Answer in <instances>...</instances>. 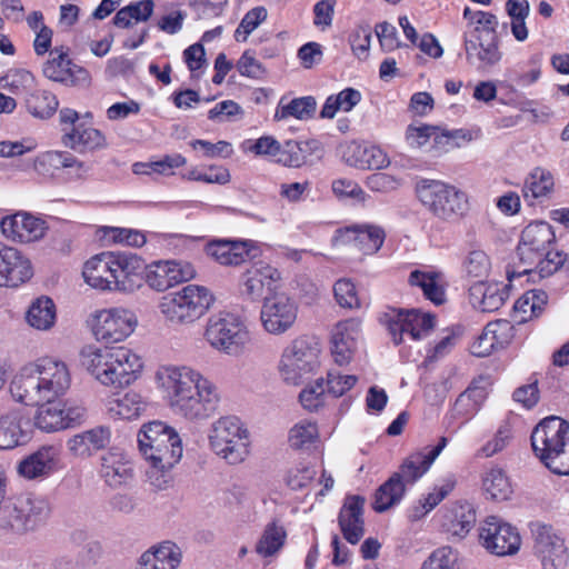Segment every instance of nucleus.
Listing matches in <instances>:
<instances>
[{"instance_id": "obj_9", "label": "nucleus", "mask_w": 569, "mask_h": 569, "mask_svg": "<svg viewBox=\"0 0 569 569\" xmlns=\"http://www.w3.org/2000/svg\"><path fill=\"white\" fill-rule=\"evenodd\" d=\"M209 441L212 450L230 465L242 462L249 453V431L233 416L222 417L212 425Z\"/></svg>"}, {"instance_id": "obj_7", "label": "nucleus", "mask_w": 569, "mask_h": 569, "mask_svg": "<svg viewBox=\"0 0 569 569\" xmlns=\"http://www.w3.org/2000/svg\"><path fill=\"white\" fill-rule=\"evenodd\" d=\"M416 193L422 206L440 220L452 221L468 211L467 194L443 181L422 179L416 184Z\"/></svg>"}, {"instance_id": "obj_36", "label": "nucleus", "mask_w": 569, "mask_h": 569, "mask_svg": "<svg viewBox=\"0 0 569 569\" xmlns=\"http://www.w3.org/2000/svg\"><path fill=\"white\" fill-rule=\"evenodd\" d=\"M343 241H352L365 254H373L382 247L385 230L376 224H357L339 231Z\"/></svg>"}, {"instance_id": "obj_41", "label": "nucleus", "mask_w": 569, "mask_h": 569, "mask_svg": "<svg viewBox=\"0 0 569 569\" xmlns=\"http://www.w3.org/2000/svg\"><path fill=\"white\" fill-rule=\"evenodd\" d=\"M154 10L153 0H139L130 2L119 9L112 19V23L122 29H129L139 22H147Z\"/></svg>"}, {"instance_id": "obj_2", "label": "nucleus", "mask_w": 569, "mask_h": 569, "mask_svg": "<svg viewBox=\"0 0 569 569\" xmlns=\"http://www.w3.org/2000/svg\"><path fill=\"white\" fill-rule=\"evenodd\" d=\"M71 376L67 365L53 358L38 360L31 369H23L10 383L12 397L27 406L56 400L70 388Z\"/></svg>"}, {"instance_id": "obj_25", "label": "nucleus", "mask_w": 569, "mask_h": 569, "mask_svg": "<svg viewBox=\"0 0 569 569\" xmlns=\"http://www.w3.org/2000/svg\"><path fill=\"white\" fill-rule=\"evenodd\" d=\"M33 274L30 260L18 249L0 244V287L16 288Z\"/></svg>"}, {"instance_id": "obj_42", "label": "nucleus", "mask_w": 569, "mask_h": 569, "mask_svg": "<svg viewBox=\"0 0 569 569\" xmlns=\"http://www.w3.org/2000/svg\"><path fill=\"white\" fill-rule=\"evenodd\" d=\"M179 563L180 555L174 546L166 543L142 553L136 569H176Z\"/></svg>"}, {"instance_id": "obj_49", "label": "nucleus", "mask_w": 569, "mask_h": 569, "mask_svg": "<svg viewBox=\"0 0 569 569\" xmlns=\"http://www.w3.org/2000/svg\"><path fill=\"white\" fill-rule=\"evenodd\" d=\"M286 530L276 521L268 523L261 538L256 545V551L261 557H271L277 553L284 545Z\"/></svg>"}, {"instance_id": "obj_26", "label": "nucleus", "mask_w": 569, "mask_h": 569, "mask_svg": "<svg viewBox=\"0 0 569 569\" xmlns=\"http://www.w3.org/2000/svg\"><path fill=\"white\" fill-rule=\"evenodd\" d=\"M448 439L440 437L439 442L435 447H426L422 450L412 452L400 465L399 470L392 475H398L399 480L407 486L413 485L419 480L431 467L436 458L446 448Z\"/></svg>"}, {"instance_id": "obj_58", "label": "nucleus", "mask_w": 569, "mask_h": 569, "mask_svg": "<svg viewBox=\"0 0 569 569\" xmlns=\"http://www.w3.org/2000/svg\"><path fill=\"white\" fill-rule=\"evenodd\" d=\"M335 298L342 308L353 309L360 307L356 286L349 279H339L333 286Z\"/></svg>"}, {"instance_id": "obj_18", "label": "nucleus", "mask_w": 569, "mask_h": 569, "mask_svg": "<svg viewBox=\"0 0 569 569\" xmlns=\"http://www.w3.org/2000/svg\"><path fill=\"white\" fill-rule=\"evenodd\" d=\"M479 537L488 551L500 557L515 555L521 545L517 528L495 516L483 521Z\"/></svg>"}, {"instance_id": "obj_27", "label": "nucleus", "mask_w": 569, "mask_h": 569, "mask_svg": "<svg viewBox=\"0 0 569 569\" xmlns=\"http://www.w3.org/2000/svg\"><path fill=\"white\" fill-rule=\"evenodd\" d=\"M365 498L358 495L347 496L338 515V525L343 538L357 545L365 535Z\"/></svg>"}, {"instance_id": "obj_31", "label": "nucleus", "mask_w": 569, "mask_h": 569, "mask_svg": "<svg viewBox=\"0 0 569 569\" xmlns=\"http://www.w3.org/2000/svg\"><path fill=\"white\" fill-rule=\"evenodd\" d=\"M112 259L113 252H102L88 260L82 271L86 282L100 290H116L118 278Z\"/></svg>"}, {"instance_id": "obj_60", "label": "nucleus", "mask_w": 569, "mask_h": 569, "mask_svg": "<svg viewBox=\"0 0 569 569\" xmlns=\"http://www.w3.org/2000/svg\"><path fill=\"white\" fill-rule=\"evenodd\" d=\"M486 328L498 349L507 346L515 336V327L510 321L505 319L489 322Z\"/></svg>"}, {"instance_id": "obj_40", "label": "nucleus", "mask_w": 569, "mask_h": 569, "mask_svg": "<svg viewBox=\"0 0 569 569\" xmlns=\"http://www.w3.org/2000/svg\"><path fill=\"white\" fill-rule=\"evenodd\" d=\"M406 483L399 480L398 475H391L375 492L372 508L376 512L382 513L397 506L406 493Z\"/></svg>"}, {"instance_id": "obj_45", "label": "nucleus", "mask_w": 569, "mask_h": 569, "mask_svg": "<svg viewBox=\"0 0 569 569\" xmlns=\"http://www.w3.org/2000/svg\"><path fill=\"white\" fill-rule=\"evenodd\" d=\"M28 323L38 330L50 329L56 321V306L48 297L38 298L27 312Z\"/></svg>"}, {"instance_id": "obj_38", "label": "nucleus", "mask_w": 569, "mask_h": 569, "mask_svg": "<svg viewBox=\"0 0 569 569\" xmlns=\"http://www.w3.org/2000/svg\"><path fill=\"white\" fill-rule=\"evenodd\" d=\"M204 252L221 266H239L249 257L247 242L227 239L210 241L204 247Z\"/></svg>"}, {"instance_id": "obj_46", "label": "nucleus", "mask_w": 569, "mask_h": 569, "mask_svg": "<svg viewBox=\"0 0 569 569\" xmlns=\"http://www.w3.org/2000/svg\"><path fill=\"white\" fill-rule=\"evenodd\" d=\"M438 278V273L415 270L409 276V283L420 287L425 297L439 306L446 301V293L445 289L440 286Z\"/></svg>"}, {"instance_id": "obj_55", "label": "nucleus", "mask_w": 569, "mask_h": 569, "mask_svg": "<svg viewBox=\"0 0 569 569\" xmlns=\"http://www.w3.org/2000/svg\"><path fill=\"white\" fill-rule=\"evenodd\" d=\"M421 569H460L458 552L451 547L435 550Z\"/></svg>"}, {"instance_id": "obj_35", "label": "nucleus", "mask_w": 569, "mask_h": 569, "mask_svg": "<svg viewBox=\"0 0 569 569\" xmlns=\"http://www.w3.org/2000/svg\"><path fill=\"white\" fill-rule=\"evenodd\" d=\"M507 286L499 282L477 281L469 288L471 305L482 312H492L503 306L508 292Z\"/></svg>"}, {"instance_id": "obj_30", "label": "nucleus", "mask_w": 569, "mask_h": 569, "mask_svg": "<svg viewBox=\"0 0 569 569\" xmlns=\"http://www.w3.org/2000/svg\"><path fill=\"white\" fill-rule=\"evenodd\" d=\"M33 168L42 176H52L60 169H71L77 178H83L91 170L89 163L78 160L68 151L43 152L36 158Z\"/></svg>"}, {"instance_id": "obj_8", "label": "nucleus", "mask_w": 569, "mask_h": 569, "mask_svg": "<svg viewBox=\"0 0 569 569\" xmlns=\"http://www.w3.org/2000/svg\"><path fill=\"white\" fill-rule=\"evenodd\" d=\"M212 302L213 296L206 287L188 284L162 297L159 310L171 325H189L201 318Z\"/></svg>"}, {"instance_id": "obj_12", "label": "nucleus", "mask_w": 569, "mask_h": 569, "mask_svg": "<svg viewBox=\"0 0 569 569\" xmlns=\"http://www.w3.org/2000/svg\"><path fill=\"white\" fill-rule=\"evenodd\" d=\"M320 343L315 337L301 336L295 339L282 352L279 372L282 379L298 385L302 377L319 367Z\"/></svg>"}, {"instance_id": "obj_11", "label": "nucleus", "mask_w": 569, "mask_h": 569, "mask_svg": "<svg viewBox=\"0 0 569 569\" xmlns=\"http://www.w3.org/2000/svg\"><path fill=\"white\" fill-rule=\"evenodd\" d=\"M248 150L257 156L270 157L282 166L300 168L311 162V157L320 150V143L317 140H287L281 144L272 136H263L253 141Z\"/></svg>"}, {"instance_id": "obj_59", "label": "nucleus", "mask_w": 569, "mask_h": 569, "mask_svg": "<svg viewBox=\"0 0 569 569\" xmlns=\"http://www.w3.org/2000/svg\"><path fill=\"white\" fill-rule=\"evenodd\" d=\"M302 407L309 411H317L325 402V386L322 380L306 387L299 395Z\"/></svg>"}, {"instance_id": "obj_29", "label": "nucleus", "mask_w": 569, "mask_h": 569, "mask_svg": "<svg viewBox=\"0 0 569 569\" xmlns=\"http://www.w3.org/2000/svg\"><path fill=\"white\" fill-rule=\"evenodd\" d=\"M280 279L279 271L271 266L253 267L241 277V295L250 300L260 299L264 291L273 292Z\"/></svg>"}, {"instance_id": "obj_19", "label": "nucleus", "mask_w": 569, "mask_h": 569, "mask_svg": "<svg viewBox=\"0 0 569 569\" xmlns=\"http://www.w3.org/2000/svg\"><path fill=\"white\" fill-rule=\"evenodd\" d=\"M466 60L478 71H488L502 59L498 34L490 32L465 33Z\"/></svg>"}, {"instance_id": "obj_17", "label": "nucleus", "mask_w": 569, "mask_h": 569, "mask_svg": "<svg viewBox=\"0 0 569 569\" xmlns=\"http://www.w3.org/2000/svg\"><path fill=\"white\" fill-rule=\"evenodd\" d=\"M42 72L51 81L67 87H87L91 77L89 71L76 64L68 56V49L56 47L49 51V59L43 63Z\"/></svg>"}, {"instance_id": "obj_16", "label": "nucleus", "mask_w": 569, "mask_h": 569, "mask_svg": "<svg viewBox=\"0 0 569 569\" xmlns=\"http://www.w3.org/2000/svg\"><path fill=\"white\" fill-rule=\"evenodd\" d=\"M136 323L134 315L127 309H104L93 316L91 330L98 341L116 343L129 337Z\"/></svg>"}, {"instance_id": "obj_15", "label": "nucleus", "mask_w": 569, "mask_h": 569, "mask_svg": "<svg viewBox=\"0 0 569 569\" xmlns=\"http://www.w3.org/2000/svg\"><path fill=\"white\" fill-rule=\"evenodd\" d=\"M530 530L535 552L541 558L543 569L566 568L569 561L568 548L555 529L549 525L532 522Z\"/></svg>"}, {"instance_id": "obj_5", "label": "nucleus", "mask_w": 569, "mask_h": 569, "mask_svg": "<svg viewBox=\"0 0 569 569\" xmlns=\"http://www.w3.org/2000/svg\"><path fill=\"white\" fill-rule=\"evenodd\" d=\"M535 455L553 473L569 475V423L559 417L540 421L531 433Z\"/></svg>"}, {"instance_id": "obj_4", "label": "nucleus", "mask_w": 569, "mask_h": 569, "mask_svg": "<svg viewBox=\"0 0 569 569\" xmlns=\"http://www.w3.org/2000/svg\"><path fill=\"white\" fill-rule=\"evenodd\" d=\"M555 240V232L548 222L529 223L522 230L517 246V256L523 269L518 272H508V279L530 273L533 269L539 272L540 277L555 273L565 262L562 252L550 250Z\"/></svg>"}, {"instance_id": "obj_50", "label": "nucleus", "mask_w": 569, "mask_h": 569, "mask_svg": "<svg viewBox=\"0 0 569 569\" xmlns=\"http://www.w3.org/2000/svg\"><path fill=\"white\" fill-rule=\"evenodd\" d=\"M506 11L511 18V32L516 40L525 41L528 38L526 19L529 16L530 6L527 0H508Z\"/></svg>"}, {"instance_id": "obj_24", "label": "nucleus", "mask_w": 569, "mask_h": 569, "mask_svg": "<svg viewBox=\"0 0 569 569\" xmlns=\"http://www.w3.org/2000/svg\"><path fill=\"white\" fill-rule=\"evenodd\" d=\"M33 425L21 410H11L0 416V449L11 450L27 445L32 439Z\"/></svg>"}, {"instance_id": "obj_39", "label": "nucleus", "mask_w": 569, "mask_h": 569, "mask_svg": "<svg viewBox=\"0 0 569 569\" xmlns=\"http://www.w3.org/2000/svg\"><path fill=\"white\" fill-rule=\"evenodd\" d=\"M57 451L53 447H43L19 463V473L28 479L49 475L56 466Z\"/></svg>"}, {"instance_id": "obj_64", "label": "nucleus", "mask_w": 569, "mask_h": 569, "mask_svg": "<svg viewBox=\"0 0 569 569\" xmlns=\"http://www.w3.org/2000/svg\"><path fill=\"white\" fill-rule=\"evenodd\" d=\"M369 156L368 147L362 146L356 141H352L342 150V159L351 167L365 169V163Z\"/></svg>"}, {"instance_id": "obj_21", "label": "nucleus", "mask_w": 569, "mask_h": 569, "mask_svg": "<svg viewBox=\"0 0 569 569\" xmlns=\"http://www.w3.org/2000/svg\"><path fill=\"white\" fill-rule=\"evenodd\" d=\"M196 276V269L187 261H157L146 266L143 279L148 286L157 291L167 289Z\"/></svg>"}, {"instance_id": "obj_57", "label": "nucleus", "mask_w": 569, "mask_h": 569, "mask_svg": "<svg viewBox=\"0 0 569 569\" xmlns=\"http://www.w3.org/2000/svg\"><path fill=\"white\" fill-rule=\"evenodd\" d=\"M491 263L488 254L482 250H472L463 261L465 271L472 278H485L488 276Z\"/></svg>"}, {"instance_id": "obj_51", "label": "nucleus", "mask_w": 569, "mask_h": 569, "mask_svg": "<svg viewBox=\"0 0 569 569\" xmlns=\"http://www.w3.org/2000/svg\"><path fill=\"white\" fill-rule=\"evenodd\" d=\"M317 102L311 96L296 98L289 101L287 104L280 102V109L276 112V118L284 119L293 117L299 120H307L312 118L316 112Z\"/></svg>"}, {"instance_id": "obj_62", "label": "nucleus", "mask_w": 569, "mask_h": 569, "mask_svg": "<svg viewBox=\"0 0 569 569\" xmlns=\"http://www.w3.org/2000/svg\"><path fill=\"white\" fill-rule=\"evenodd\" d=\"M316 475L317 472L313 468L300 465L288 471L286 482L292 490H299L308 486Z\"/></svg>"}, {"instance_id": "obj_1", "label": "nucleus", "mask_w": 569, "mask_h": 569, "mask_svg": "<svg viewBox=\"0 0 569 569\" xmlns=\"http://www.w3.org/2000/svg\"><path fill=\"white\" fill-rule=\"evenodd\" d=\"M171 406L188 419H204L218 408L216 387L189 367H162L157 372Z\"/></svg>"}, {"instance_id": "obj_44", "label": "nucleus", "mask_w": 569, "mask_h": 569, "mask_svg": "<svg viewBox=\"0 0 569 569\" xmlns=\"http://www.w3.org/2000/svg\"><path fill=\"white\" fill-rule=\"evenodd\" d=\"M486 398V389L473 381L462 393L459 395L455 402L453 411L456 415L468 420L479 411Z\"/></svg>"}, {"instance_id": "obj_33", "label": "nucleus", "mask_w": 569, "mask_h": 569, "mask_svg": "<svg viewBox=\"0 0 569 569\" xmlns=\"http://www.w3.org/2000/svg\"><path fill=\"white\" fill-rule=\"evenodd\" d=\"M111 440V430L106 426H98L71 437L67 447L77 457H90L104 449Z\"/></svg>"}, {"instance_id": "obj_20", "label": "nucleus", "mask_w": 569, "mask_h": 569, "mask_svg": "<svg viewBox=\"0 0 569 569\" xmlns=\"http://www.w3.org/2000/svg\"><path fill=\"white\" fill-rule=\"evenodd\" d=\"M297 305L284 293L274 292L264 297L261 308V322L266 331L281 335L290 329L297 319Z\"/></svg>"}, {"instance_id": "obj_43", "label": "nucleus", "mask_w": 569, "mask_h": 569, "mask_svg": "<svg viewBox=\"0 0 569 569\" xmlns=\"http://www.w3.org/2000/svg\"><path fill=\"white\" fill-rule=\"evenodd\" d=\"M555 181L552 174L542 168H536L528 176L522 189L526 200L545 199L553 190Z\"/></svg>"}, {"instance_id": "obj_54", "label": "nucleus", "mask_w": 569, "mask_h": 569, "mask_svg": "<svg viewBox=\"0 0 569 569\" xmlns=\"http://www.w3.org/2000/svg\"><path fill=\"white\" fill-rule=\"evenodd\" d=\"M318 438L317 425L307 420L296 423L289 432V443L293 449H308Z\"/></svg>"}, {"instance_id": "obj_48", "label": "nucleus", "mask_w": 569, "mask_h": 569, "mask_svg": "<svg viewBox=\"0 0 569 569\" xmlns=\"http://www.w3.org/2000/svg\"><path fill=\"white\" fill-rule=\"evenodd\" d=\"M40 406L32 423L37 428L46 432H54L63 428V412L60 402L54 400L43 401Z\"/></svg>"}, {"instance_id": "obj_22", "label": "nucleus", "mask_w": 569, "mask_h": 569, "mask_svg": "<svg viewBox=\"0 0 569 569\" xmlns=\"http://www.w3.org/2000/svg\"><path fill=\"white\" fill-rule=\"evenodd\" d=\"M2 234L12 241L28 243L41 239L48 226L46 221L28 212H17L0 221Z\"/></svg>"}, {"instance_id": "obj_32", "label": "nucleus", "mask_w": 569, "mask_h": 569, "mask_svg": "<svg viewBox=\"0 0 569 569\" xmlns=\"http://www.w3.org/2000/svg\"><path fill=\"white\" fill-rule=\"evenodd\" d=\"M100 475L109 487L120 488L133 480V467L121 451L110 450L101 457Z\"/></svg>"}, {"instance_id": "obj_37", "label": "nucleus", "mask_w": 569, "mask_h": 569, "mask_svg": "<svg viewBox=\"0 0 569 569\" xmlns=\"http://www.w3.org/2000/svg\"><path fill=\"white\" fill-rule=\"evenodd\" d=\"M476 523V510L471 503L456 502L442 515V529L459 539L466 537Z\"/></svg>"}, {"instance_id": "obj_23", "label": "nucleus", "mask_w": 569, "mask_h": 569, "mask_svg": "<svg viewBox=\"0 0 569 569\" xmlns=\"http://www.w3.org/2000/svg\"><path fill=\"white\" fill-rule=\"evenodd\" d=\"M361 322L357 318L339 321L331 331V355L339 366L348 365L357 350Z\"/></svg>"}, {"instance_id": "obj_13", "label": "nucleus", "mask_w": 569, "mask_h": 569, "mask_svg": "<svg viewBox=\"0 0 569 569\" xmlns=\"http://www.w3.org/2000/svg\"><path fill=\"white\" fill-rule=\"evenodd\" d=\"M380 322L398 346L405 341V337L413 341L427 337L435 328V316L422 313L418 309L391 308L380 317Z\"/></svg>"}, {"instance_id": "obj_56", "label": "nucleus", "mask_w": 569, "mask_h": 569, "mask_svg": "<svg viewBox=\"0 0 569 569\" xmlns=\"http://www.w3.org/2000/svg\"><path fill=\"white\" fill-rule=\"evenodd\" d=\"M267 16L268 12L264 7H256L249 10L234 31L236 41L244 42L249 34L267 19Z\"/></svg>"}, {"instance_id": "obj_63", "label": "nucleus", "mask_w": 569, "mask_h": 569, "mask_svg": "<svg viewBox=\"0 0 569 569\" xmlns=\"http://www.w3.org/2000/svg\"><path fill=\"white\" fill-rule=\"evenodd\" d=\"M350 44L353 53L359 58H366L371 42V29L369 26H359L350 34Z\"/></svg>"}, {"instance_id": "obj_10", "label": "nucleus", "mask_w": 569, "mask_h": 569, "mask_svg": "<svg viewBox=\"0 0 569 569\" xmlns=\"http://www.w3.org/2000/svg\"><path fill=\"white\" fill-rule=\"evenodd\" d=\"M49 516V505L40 497L21 496L0 507V527L18 535L37 530Z\"/></svg>"}, {"instance_id": "obj_28", "label": "nucleus", "mask_w": 569, "mask_h": 569, "mask_svg": "<svg viewBox=\"0 0 569 569\" xmlns=\"http://www.w3.org/2000/svg\"><path fill=\"white\" fill-rule=\"evenodd\" d=\"M113 266L118 282L116 291L131 292L141 286L144 261L132 252H113Z\"/></svg>"}, {"instance_id": "obj_53", "label": "nucleus", "mask_w": 569, "mask_h": 569, "mask_svg": "<svg viewBox=\"0 0 569 569\" xmlns=\"http://www.w3.org/2000/svg\"><path fill=\"white\" fill-rule=\"evenodd\" d=\"M482 485L492 500H507L512 492L509 479L501 469H490L483 477Z\"/></svg>"}, {"instance_id": "obj_14", "label": "nucleus", "mask_w": 569, "mask_h": 569, "mask_svg": "<svg viewBox=\"0 0 569 569\" xmlns=\"http://www.w3.org/2000/svg\"><path fill=\"white\" fill-rule=\"evenodd\" d=\"M204 337L216 350L236 356L242 351L248 332L236 316L226 313L209 318Z\"/></svg>"}, {"instance_id": "obj_6", "label": "nucleus", "mask_w": 569, "mask_h": 569, "mask_svg": "<svg viewBox=\"0 0 569 569\" xmlns=\"http://www.w3.org/2000/svg\"><path fill=\"white\" fill-rule=\"evenodd\" d=\"M137 440L141 455L154 467L172 469L182 457L180 436L162 421L142 425Z\"/></svg>"}, {"instance_id": "obj_47", "label": "nucleus", "mask_w": 569, "mask_h": 569, "mask_svg": "<svg viewBox=\"0 0 569 569\" xmlns=\"http://www.w3.org/2000/svg\"><path fill=\"white\" fill-rule=\"evenodd\" d=\"M144 402L140 395L136 392H126L109 401L108 410L113 417L120 419H133L140 416L144 410Z\"/></svg>"}, {"instance_id": "obj_3", "label": "nucleus", "mask_w": 569, "mask_h": 569, "mask_svg": "<svg viewBox=\"0 0 569 569\" xmlns=\"http://www.w3.org/2000/svg\"><path fill=\"white\" fill-rule=\"evenodd\" d=\"M80 362L102 385L117 388L133 382L142 369L140 357L126 347H86Z\"/></svg>"}, {"instance_id": "obj_52", "label": "nucleus", "mask_w": 569, "mask_h": 569, "mask_svg": "<svg viewBox=\"0 0 569 569\" xmlns=\"http://www.w3.org/2000/svg\"><path fill=\"white\" fill-rule=\"evenodd\" d=\"M59 106L57 97L50 91L36 90L27 99L29 112L40 119L50 118Z\"/></svg>"}, {"instance_id": "obj_34", "label": "nucleus", "mask_w": 569, "mask_h": 569, "mask_svg": "<svg viewBox=\"0 0 569 569\" xmlns=\"http://www.w3.org/2000/svg\"><path fill=\"white\" fill-rule=\"evenodd\" d=\"M62 142L66 147L80 152H92L107 146L106 137L96 128L78 123L72 128H63Z\"/></svg>"}, {"instance_id": "obj_61", "label": "nucleus", "mask_w": 569, "mask_h": 569, "mask_svg": "<svg viewBox=\"0 0 569 569\" xmlns=\"http://www.w3.org/2000/svg\"><path fill=\"white\" fill-rule=\"evenodd\" d=\"M436 126L431 124H409L406 130V142L410 148L419 149L427 144L432 139Z\"/></svg>"}]
</instances>
